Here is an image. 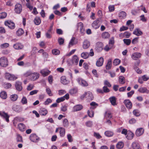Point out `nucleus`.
Segmentation results:
<instances>
[{"mask_svg":"<svg viewBox=\"0 0 149 149\" xmlns=\"http://www.w3.org/2000/svg\"><path fill=\"white\" fill-rule=\"evenodd\" d=\"M8 65V60L5 56H2L0 58V65L2 67H6Z\"/></svg>","mask_w":149,"mask_h":149,"instance_id":"obj_1","label":"nucleus"},{"mask_svg":"<svg viewBox=\"0 0 149 149\" xmlns=\"http://www.w3.org/2000/svg\"><path fill=\"white\" fill-rule=\"evenodd\" d=\"M5 78L9 80H14L16 79L17 77L16 76L11 74L9 73L6 72L5 74Z\"/></svg>","mask_w":149,"mask_h":149,"instance_id":"obj_2","label":"nucleus"},{"mask_svg":"<svg viewBox=\"0 0 149 149\" xmlns=\"http://www.w3.org/2000/svg\"><path fill=\"white\" fill-rule=\"evenodd\" d=\"M5 25L11 29H14L15 27V24L11 21L7 20L5 22Z\"/></svg>","mask_w":149,"mask_h":149,"instance_id":"obj_3","label":"nucleus"},{"mask_svg":"<svg viewBox=\"0 0 149 149\" xmlns=\"http://www.w3.org/2000/svg\"><path fill=\"white\" fill-rule=\"evenodd\" d=\"M22 10V6L19 3L16 4L15 6V11L17 14H20Z\"/></svg>","mask_w":149,"mask_h":149,"instance_id":"obj_4","label":"nucleus"},{"mask_svg":"<svg viewBox=\"0 0 149 149\" xmlns=\"http://www.w3.org/2000/svg\"><path fill=\"white\" fill-rule=\"evenodd\" d=\"M142 56L141 53L136 52L133 53L131 55L132 58L134 60H136L140 58Z\"/></svg>","mask_w":149,"mask_h":149,"instance_id":"obj_5","label":"nucleus"},{"mask_svg":"<svg viewBox=\"0 0 149 149\" xmlns=\"http://www.w3.org/2000/svg\"><path fill=\"white\" fill-rule=\"evenodd\" d=\"M30 139L32 142H36L39 140V138L35 134H31L30 136Z\"/></svg>","mask_w":149,"mask_h":149,"instance_id":"obj_6","label":"nucleus"},{"mask_svg":"<svg viewBox=\"0 0 149 149\" xmlns=\"http://www.w3.org/2000/svg\"><path fill=\"white\" fill-rule=\"evenodd\" d=\"M124 103L128 109H129L132 108V103L129 100H125Z\"/></svg>","mask_w":149,"mask_h":149,"instance_id":"obj_7","label":"nucleus"},{"mask_svg":"<svg viewBox=\"0 0 149 149\" xmlns=\"http://www.w3.org/2000/svg\"><path fill=\"white\" fill-rule=\"evenodd\" d=\"M99 22L100 21L98 19L94 21L92 24V27L95 29H97L99 28L100 26V24H99Z\"/></svg>","mask_w":149,"mask_h":149,"instance_id":"obj_8","label":"nucleus"},{"mask_svg":"<svg viewBox=\"0 0 149 149\" xmlns=\"http://www.w3.org/2000/svg\"><path fill=\"white\" fill-rule=\"evenodd\" d=\"M77 43L78 41L74 37H72L69 43L68 46L70 47L76 44Z\"/></svg>","mask_w":149,"mask_h":149,"instance_id":"obj_9","label":"nucleus"},{"mask_svg":"<svg viewBox=\"0 0 149 149\" xmlns=\"http://www.w3.org/2000/svg\"><path fill=\"white\" fill-rule=\"evenodd\" d=\"M39 77V74L37 73H32L31 77V79L33 81H35Z\"/></svg>","mask_w":149,"mask_h":149,"instance_id":"obj_10","label":"nucleus"},{"mask_svg":"<svg viewBox=\"0 0 149 149\" xmlns=\"http://www.w3.org/2000/svg\"><path fill=\"white\" fill-rule=\"evenodd\" d=\"M15 87L17 90L18 91H21L22 88L21 82L19 81L16 82L15 84Z\"/></svg>","mask_w":149,"mask_h":149,"instance_id":"obj_11","label":"nucleus"},{"mask_svg":"<svg viewBox=\"0 0 149 149\" xmlns=\"http://www.w3.org/2000/svg\"><path fill=\"white\" fill-rule=\"evenodd\" d=\"M83 106L81 104H78L74 106L72 109V111L75 112L79 111L82 109Z\"/></svg>","mask_w":149,"mask_h":149,"instance_id":"obj_12","label":"nucleus"},{"mask_svg":"<svg viewBox=\"0 0 149 149\" xmlns=\"http://www.w3.org/2000/svg\"><path fill=\"white\" fill-rule=\"evenodd\" d=\"M79 84L81 85L84 86H87L88 84L87 83L85 80L81 79H78L77 80Z\"/></svg>","mask_w":149,"mask_h":149,"instance_id":"obj_13","label":"nucleus"},{"mask_svg":"<svg viewBox=\"0 0 149 149\" xmlns=\"http://www.w3.org/2000/svg\"><path fill=\"white\" fill-rule=\"evenodd\" d=\"M0 116L4 118H5L6 121L8 122H9V116L4 112H0Z\"/></svg>","mask_w":149,"mask_h":149,"instance_id":"obj_14","label":"nucleus"},{"mask_svg":"<svg viewBox=\"0 0 149 149\" xmlns=\"http://www.w3.org/2000/svg\"><path fill=\"white\" fill-rule=\"evenodd\" d=\"M13 47L15 49H20L23 48L24 46L21 43H17L14 45Z\"/></svg>","mask_w":149,"mask_h":149,"instance_id":"obj_15","label":"nucleus"},{"mask_svg":"<svg viewBox=\"0 0 149 149\" xmlns=\"http://www.w3.org/2000/svg\"><path fill=\"white\" fill-rule=\"evenodd\" d=\"M103 62V58L102 57H101L97 61L96 63V65L98 67L101 66L102 65Z\"/></svg>","mask_w":149,"mask_h":149,"instance_id":"obj_16","label":"nucleus"},{"mask_svg":"<svg viewBox=\"0 0 149 149\" xmlns=\"http://www.w3.org/2000/svg\"><path fill=\"white\" fill-rule=\"evenodd\" d=\"M109 100L112 105L114 106L117 105L116 103V98L114 96H112L110 97Z\"/></svg>","mask_w":149,"mask_h":149,"instance_id":"obj_17","label":"nucleus"},{"mask_svg":"<svg viewBox=\"0 0 149 149\" xmlns=\"http://www.w3.org/2000/svg\"><path fill=\"white\" fill-rule=\"evenodd\" d=\"M144 130L142 128L137 129L136 132L135 134L137 136H139L141 135L143 133Z\"/></svg>","mask_w":149,"mask_h":149,"instance_id":"obj_18","label":"nucleus"},{"mask_svg":"<svg viewBox=\"0 0 149 149\" xmlns=\"http://www.w3.org/2000/svg\"><path fill=\"white\" fill-rule=\"evenodd\" d=\"M103 44L100 42H97L95 48L96 50L100 51L102 49Z\"/></svg>","mask_w":149,"mask_h":149,"instance_id":"obj_19","label":"nucleus"},{"mask_svg":"<svg viewBox=\"0 0 149 149\" xmlns=\"http://www.w3.org/2000/svg\"><path fill=\"white\" fill-rule=\"evenodd\" d=\"M90 45V42L88 41L87 40H85L83 43V48L84 49H87L89 47Z\"/></svg>","mask_w":149,"mask_h":149,"instance_id":"obj_20","label":"nucleus"},{"mask_svg":"<svg viewBox=\"0 0 149 149\" xmlns=\"http://www.w3.org/2000/svg\"><path fill=\"white\" fill-rule=\"evenodd\" d=\"M138 91L142 93H146L148 94L149 93V91L146 87L140 88L138 89Z\"/></svg>","mask_w":149,"mask_h":149,"instance_id":"obj_21","label":"nucleus"},{"mask_svg":"<svg viewBox=\"0 0 149 149\" xmlns=\"http://www.w3.org/2000/svg\"><path fill=\"white\" fill-rule=\"evenodd\" d=\"M79 58L76 55L73 56L72 59V62L73 64L77 65L78 64L79 62Z\"/></svg>","mask_w":149,"mask_h":149,"instance_id":"obj_22","label":"nucleus"},{"mask_svg":"<svg viewBox=\"0 0 149 149\" xmlns=\"http://www.w3.org/2000/svg\"><path fill=\"white\" fill-rule=\"evenodd\" d=\"M86 98L87 99L89 100H92L93 98V96L92 93L90 92H86Z\"/></svg>","mask_w":149,"mask_h":149,"instance_id":"obj_23","label":"nucleus"},{"mask_svg":"<svg viewBox=\"0 0 149 149\" xmlns=\"http://www.w3.org/2000/svg\"><path fill=\"white\" fill-rule=\"evenodd\" d=\"M132 148L133 149H139L140 146L139 143L136 142H133L132 145Z\"/></svg>","mask_w":149,"mask_h":149,"instance_id":"obj_24","label":"nucleus"},{"mask_svg":"<svg viewBox=\"0 0 149 149\" xmlns=\"http://www.w3.org/2000/svg\"><path fill=\"white\" fill-rule=\"evenodd\" d=\"M13 110L17 112H20L22 111V108L18 105H16L13 107Z\"/></svg>","mask_w":149,"mask_h":149,"instance_id":"obj_25","label":"nucleus"},{"mask_svg":"<svg viewBox=\"0 0 149 149\" xmlns=\"http://www.w3.org/2000/svg\"><path fill=\"white\" fill-rule=\"evenodd\" d=\"M39 112L41 115L45 116L47 113L48 111L47 110L45 109L42 108L40 109Z\"/></svg>","mask_w":149,"mask_h":149,"instance_id":"obj_26","label":"nucleus"},{"mask_svg":"<svg viewBox=\"0 0 149 149\" xmlns=\"http://www.w3.org/2000/svg\"><path fill=\"white\" fill-rule=\"evenodd\" d=\"M61 82L63 84H66L68 83L69 81L66 79L65 76H62L61 77Z\"/></svg>","mask_w":149,"mask_h":149,"instance_id":"obj_27","label":"nucleus"},{"mask_svg":"<svg viewBox=\"0 0 149 149\" xmlns=\"http://www.w3.org/2000/svg\"><path fill=\"white\" fill-rule=\"evenodd\" d=\"M18 128L21 131H24L25 130V126L22 123H20L18 125Z\"/></svg>","mask_w":149,"mask_h":149,"instance_id":"obj_28","label":"nucleus"},{"mask_svg":"<svg viewBox=\"0 0 149 149\" xmlns=\"http://www.w3.org/2000/svg\"><path fill=\"white\" fill-rule=\"evenodd\" d=\"M40 73L43 76L45 77L49 74L50 73V71L48 70H42L40 71Z\"/></svg>","mask_w":149,"mask_h":149,"instance_id":"obj_29","label":"nucleus"},{"mask_svg":"<svg viewBox=\"0 0 149 149\" xmlns=\"http://www.w3.org/2000/svg\"><path fill=\"white\" fill-rule=\"evenodd\" d=\"M0 97L3 99H6L7 98V94L5 91H2L0 93Z\"/></svg>","mask_w":149,"mask_h":149,"instance_id":"obj_30","label":"nucleus"},{"mask_svg":"<svg viewBox=\"0 0 149 149\" xmlns=\"http://www.w3.org/2000/svg\"><path fill=\"white\" fill-rule=\"evenodd\" d=\"M110 35L108 32H104L102 34V38L106 39L109 38Z\"/></svg>","mask_w":149,"mask_h":149,"instance_id":"obj_31","label":"nucleus"},{"mask_svg":"<svg viewBox=\"0 0 149 149\" xmlns=\"http://www.w3.org/2000/svg\"><path fill=\"white\" fill-rule=\"evenodd\" d=\"M112 61L111 59H109L106 65V68L107 70L110 69L111 67Z\"/></svg>","mask_w":149,"mask_h":149,"instance_id":"obj_32","label":"nucleus"},{"mask_svg":"<svg viewBox=\"0 0 149 149\" xmlns=\"http://www.w3.org/2000/svg\"><path fill=\"white\" fill-rule=\"evenodd\" d=\"M133 34L136 35L137 36H139L142 35V33L139 30V29H135V30L133 32Z\"/></svg>","mask_w":149,"mask_h":149,"instance_id":"obj_33","label":"nucleus"},{"mask_svg":"<svg viewBox=\"0 0 149 149\" xmlns=\"http://www.w3.org/2000/svg\"><path fill=\"white\" fill-rule=\"evenodd\" d=\"M60 130V135L61 137H63L65 134V129L62 127H59Z\"/></svg>","mask_w":149,"mask_h":149,"instance_id":"obj_34","label":"nucleus"},{"mask_svg":"<svg viewBox=\"0 0 149 149\" xmlns=\"http://www.w3.org/2000/svg\"><path fill=\"white\" fill-rule=\"evenodd\" d=\"M77 89L76 88H73L71 89L69 91V93L70 94L73 95L77 93Z\"/></svg>","mask_w":149,"mask_h":149,"instance_id":"obj_35","label":"nucleus"},{"mask_svg":"<svg viewBox=\"0 0 149 149\" xmlns=\"http://www.w3.org/2000/svg\"><path fill=\"white\" fill-rule=\"evenodd\" d=\"M105 117L107 119H110L112 117L111 113L109 111H107L105 114Z\"/></svg>","mask_w":149,"mask_h":149,"instance_id":"obj_36","label":"nucleus"},{"mask_svg":"<svg viewBox=\"0 0 149 149\" xmlns=\"http://www.w3.org/2000/svg\"><path fill=\"white\" fill-rule=\"evenodd\" d=\"M41 22V21L39 17H36L35 18L34 22L36 25H39L40 23Z\"/></svg>","mask_w":149,"mask_h":149,"instance_id":"obj_37","label":"nucleus"},{"mask_svg":"<svg viewBox=\"0 0 149 149\" xmlns=\"http://www.w3.org/2000/svg\"><path fill=\"white\" fill-rule=\"evenodd\" d=\"M126 15V13L124 11H122L120 12L118 15L119 17L121 19H123L125 18Z\"/></svg>","mask_w":149,"mask_h":149,"instance_id":"obj_38","label":"nucleus"},{"mask_svg":"<svg viewBox=\"0 0 149 149\" xmlns=\"http://www.w3.org/2000/svg\"><path fill=\"white\" fill-rule=\"evenodd\" d=\"M18 98V96L16 94H13L10 95V100L12 101H16Z\"/></svg>","mask_w":149,"mask_h":149,"instance_id":"obj_39","label":"nucleus"},{"mask_svg":"<svg viewBox=\"0 0 149 149\" xmlns=\"http://www.w3.org/2000/svg\"><path fill=\"white\" fill-rule=\"evenodd\" d=\"M24 33V30L22 29H19L16 32V34L18 36H21Z\"/></svg>","mask_w":149,"mask_h":149,"instance_id":"obj_40","label":"nucleus"},{"mask_svg":"<svg viewBox=\"0 0 149 149\" xmlns=\"http://www.w3.org/2000/svg\"><path fill=\"white\" fill-rule=\"evenodd\" d=\"M81 57L84 59H86L89 56V54L87 52H83L81 54Z\"/></svg>","mask_w":149,"mask_h":149,"instance_id":"obj_41","label":"nucleus"},{"mask_svg":"<svg viewBox=\"0 0 149 149\" xmlns=\"http://www.w3.org/2000/svg\"><path fill=\"white\" fill-rule=\"evenodd\" d=\"M124 146L123 143L122 142H118L116 145V147L117 148L120 149L122 148Z\"/></svg>","mask_w":149,"mask_h":149,"instance_id":"obj_42","label":"nucleus"},{"mask_svg":"<svg viewBox=\"0 0 149 149\" xmlns=\"http://www.w3.org/2000/svg\"><path fill=\"white\" fill-rule=\"evenodd\" d=\"M119 83L121 84H124L125 83V77L123 76L119 77Z\"/></svg>","mask_w":149,"mask_h":149,"instance_id":"obj_43","label":"nucleus"},{"mask_svg":"<svg viewBox=\"0 0 149 149\" xmlns=\"http://www.w3.org/2000/svg\"><path fill=\"white\" fill-rule=\"evenodd\" d=\"M134 136V134L132 132L129 133L127 136H126V138L128 139H132Z\"/></svg>","mask_w":149,"mask_h":149,"instance_id":"obj_44","label":"nucleus"},{"mask_svg":"<svg viewBox=\"0 0 149 149\" xmlns=\"http://www.w3.org/2000/svg\"><path fill=\"white\" fill-rule=\"evenodd\" d=\"M105 135L108 137H110L112 136L113 134V132L110 131H107L104 133Z\"/></svg>","mask_w":149,"mask_h":149,"instance_id":"obj_45","label":"nucleus"},{"mask_svg":"<svg viewBox=\"0 0 149 149\" xmlns=\"http://www.w3.org/2000/svg\"><path fill=\"white\" fill-rule=\"evenodd\" d=\"M69 125V122L68 120L65 118L63 121V125L65 127H67Z\"/></svg>","mask_w":149,"mask_h":149,"instance_id":"obj_46","label":"nucleus"},{"mask_svg":"<svg viewBox=\"0 0 149 149\" xmlns=\"http://www.w3.org/2000/svg\"><path fill=\"white\" fill-rule=\"evenodd\" d=\"M78 28H80V31L81 33H83L84 31L83 29V24L81 22H80L78 24Z\"/></svg>","mask_w":149,"mask_h":149,"instance_id":"obj_47","label":"nucleus"},{"mask_svg":"<svg viewBox=\"0 0 149 149\" xmlns=\"http://www.w3.org/2000/svg\"><path fill=\"white\" fill-rule=\"evenodd\" d=\"M52 54L55 55H58L60 53L59 50L58 49H55L53 50L52 51Z\"/></svg>","mask_w":149,"mask_h":149,"instance_id":"obj_48","label":"nucleus"},{"mask_svg":"<svg viewBox=\"0 0 149 149\" xmlns=\"http://www.w3.org/2000/svg\"><path fill=\"white\" fill-rule=\"evenodd\" d=\"M123 41L125 44L127 45H130L131 42V40L130 39H124Z\"/></svg>","mask_w":149,"mask_h":149,"instance_id":"obj_49","label":"nucleus"},{"mask_svg":"<svg viewBox=\"0 0 149 149\" xmlns=\"http://www.w3.org/2000/svg\"><path fill=\"white\" fill-rule=\"evenodd\" d=\"M9 44L7 43L1 44L0 45V47L1 48H5L8 47L9 46Z\"/></svg>","mask_w":149,"mask_h":149,"instance_id":"obj_50","label":"nucleus"},{"mask_svg":"<svg viewBox=\"0 0 149 149\" xmlns=\"http://www.w3.org/2000/svg\"><path fill=\"white\" fill-rule=\"evenodd\" d=\"M133 114L136 116H139L140 115V113L139 111L137 109L134 110L133 111Z\"/></svg>","mask_w":149,"mask_h":149,"instance_id":"obj_51","label":"nucleus"},{"mask_svg":"<svg viewBox=\"0 0 149 149\" xmlns=\"http://www.w3.org/2000/svg\"><path fill=\"white\" fill-rule=\"evenodd\" d=\"M120 62V60L118 59H116L114 60L113 63L114 65H118Z\"/></svg>","mask_w":149,"mask_h":149,"instance_id":"obj_52","label":"nucleus"},{"mask_svg":"<svg viewBox=\"0 0 149 149\" xmlns=\"http://www.w3.org/2000/svg\"><path fill=\"white\" fill-rule=\"evenodd\" d=\"M7 16V14L5 12H2L0 13V19L5 18Z\"/></svg>","mask_w":149,"mask_h":149,"instance_id":"obj_53","label":"nucleus"},{"mask_svg":"<svg viewBox=\"0 0 149 149\" xmlns=\"http://www.w3.org/2000/svg\"><path fill=\"white\" fill-rule=\"evenodd\" d=\"M21 102L23 104H26L27 102V99L25 97H23L21 101Z\"/></svg>","mask_w":149,"mask_h":149,"instance_id":"obj_54","label":"nucleus"},{"mask_svg":"<svg viewBox=\"0 0 149 149\" xmlns=\"http://www.w3.org/2000/svg\"><path fill=\"white\" fill-rule=\"evenodd\" d=\"M93 135L97 139H100L102 138L101 136L98 133L94 132Z\"/></svg>","mask_w":149,"mask_h":149,"instance_id":"obj_55","label":"nucleus"},{"mask_svg":"<svg viewBox=\"0 0 149 149\" xmlns=\"http://www.w3.org/2000/svg\"><path fill=\"white\" fill-rule=\"evenodd\" d=\"M86 125L88 127H91L93 125L92 122L91 121H87L86 123Z\"/></svg>","mask_w":149,"mask_h":149,"instance_id":"obj_56","label":"nucleus"},{"mask_svg":"<svg viewBox=\"0 0 149 149\" xmlns=\"http://www.w3.org/2000/svg\"><path fill=\"white\" fill-rule=\"evenodd\" d=\"M17 141L18 142H22L23 141L22 137L19 134L17 136Z\"/></svg>","mask_w":149,"mask_h":149,"instance_id":"obj_57","label":"nucleus"},{"mask_svg":"<svg viewBox=\"0 0 149 149\" xmlns=\"http://www.w3.org/2000/svg\"><path fill=\"white\" fill-rule=\"evenodd\" d=\"M76 51V49H74L71 51L69 53L66 54V56H69L73 54Z\"/></svg>","mask_w":149,"mask_h":149,"instance_id":"obj_58","label":"nucleus"},{"mask_svg":"<svg viewBox=\"0 0 149 149\" xmlns=\"http://www.w3.org/2000/svg\"><path fill=\"white\" fill-rule=\"evenodd\" d=\"M4 87L6 89H8L10 88L11 86V85L9 83H6L5 84L3 85Z\"/></svg>","mask_w":149,"mask_h":149,"instance_id":"obj_59","label":"nucleus"},{"mask_svg":"<svg viewBox=\"0 0 149 149\" xmlns=\"http://www.w3.org/2000/svg\"><path fill=\"white\" fill-rule=\"evenodd\" d=\"M88 116L90 117H92L94 115L93 111H88Z\"/></svg>","mask_w":149,"mask_h":149,"instance_id":"obj_60","label":"nucleus"},{"mask_svg":"<svg viewBox=\"0 0 149 149\" xmlns=\"http://www.w3.org/2000/svg\"><path fill=\"white\" fill-rule=\"evenodd\" d=\"M52 102V100L48 98L47 99L46 101L44 102V104L45 105H48Z\"/></svg>","mask_w":149,"mask_h":149,"instance_id":"obj_61","label":"nucleus"},{"mask_svg":"<svg viewBox=\"0 0 149 149\" xmlns=\"http://www.w3.org/2000/svg\"><path fill=\"white\" fill-rule=\"evenodd\" d=\"M58 42L60 45H63L64 42V39L62 38H59L58 40Z\"/></svg>","mask_w":149,"mask_h":149,"instance_id":"obj_62","label":"nucleus"},{"mask_svg":"<svg viewBox=\"0 0 149 149\" xmlns=\"http://www.w3.org/2000/svg\"><path fill=\"white\" fill-rule=\"evenodd\" d=\"M66 93V91L64 90H60L58 91V94L60 95H62Z\"/></svg>","mask_w":149,"mask_h":149,"instance_id":"obj_63","label":"nucleus"},{"mask_svg":"<svg viewBox=\"0 0 149 149\" xmlns=\"http://www.w3.org/2000/svg\"><path fill=\"white\" fill-rule=\"evenodd\" d=\"M67 138L69 142H72V137L70 134H68Z\"/></svg>","mask_w":149,"mask_h":149,"instance_id":"obj_64","label":"nucleus"}]
</instances>
